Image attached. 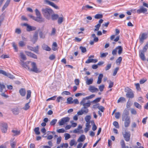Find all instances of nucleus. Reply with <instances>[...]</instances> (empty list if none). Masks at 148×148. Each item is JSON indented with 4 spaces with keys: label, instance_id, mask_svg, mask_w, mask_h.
Segmentation results:
<instances>
[{
    "label": "nucleus",
    "instance_id": "nucleus-1",
    "mask_svg": "<svg viewBox=\"0 0 148 148\" xmlns=\"http://www.w3.org/2000/svg\"><path fill=\"white\" fill-rule=\"evenodd\" d=\"M122 120L124 121V126L125 127L129 126L131 122L130 117L129 116V110L125 109L122 114Z\"/></svg>",
    "mask_w": 148,
    "mask_h": 148
},
{
    "label": "nucleus",
    "instance_id": "nucleus-2",
    "mask_svg": "<svg viewBox=\"0 0 148 148\" xmlns=\"http://www.w3.org/2000/svg\"><path fill=\"white\" fill-rule=\"evenodd\" d=\"M42 13L46 18L49 19L51 15L53 13V11L51 8H46L42 9Z\"/></svg>",
    "mask_w": 148,
    "mask_h": 148
},
{
    "label": "nucleus",
    "instance_id": "nucleus-3",
    "mask_svg": "<svg viewBox=\"0 0 148 148\" xmlns=\"http://www.w3.org/2000/svg\"><path fill=\"white\" fill-rule=\"evenodd\" d=\"M90 119L91 116L90 115L87 116L85 118V120L86 122V127L84 129V132L86 133H87L90 130V128L91 127V125L90 124Z\"/></svg>",
    "mask_w": 148,
    "mask_h": 148
},
{
    "label": "nucleus",
    "instance_id": "nucleus-4",
    "mask_svg": "<svg viewBox=\"0 0 148 148\" xmlns=\"http://www.w3.org/2000/svg\"><path fill=\"white\" fill-rule=\"evenodd\" d=\"M32 68H30L29 71L34 72L35 73H39L41 72V71L38 68L36 63L34 62H32L31 64Z\"/></svg>",
    "mask_w": 148,
    "mask_h": 148
},
{
    "label": "nucleus",
    "instance_id": "nucleus-5",
    "mask_svg": "<svg viewBox=\"0 0 148 148\" xmlns=\"http://www.w3.org/2000/svg\"><path fill=\"white\" fill-rule=\"evenodd\" d=\"M6 91L5 86L4 83L0 82V91L1 93V95L5 98H7L8 97V96L5 93Z\"/></svg>",
    "mask_w": 148,
    "mask_h": 148
},
{
    "label": "nucleus",
    "instance_id": "nucleus-6",
    "mask_svg": "<svg viewBox=\"0 0 148 148\" xmlns=\"http://www.w3.org/2000/svg\"><path fill=\"white\" fill-rule=\"evenodd\" d=\"M125 92H127L126 94L127 97L129 99H132L134 97V94L131 89L129 88L128 87H127L125 89Z\"/></svg>",
    "mask_w": 148,
    "mask_h": 148
},
{
    "label": "nucleus",
    "instance_id": "nucleus-7",
    "mask_svg": "<svg viewBox=\"0 0 148 148\" xmlns=\"http://www.w3.org/2000/svg\"><path fill=\"white\" fill-rule=\"evenodd\" d=\"M148 37L147 34L144 33L140 34L139 37V40L140 42L143 43L145 40Z\"/></svg>",
    "mask_w": 148,
    "mask_h": 148
},
{
    "label": "nucleus",
    "instance_id": "nucleus-8",
    "mask_svg": "<svg viewBox=\"0 0 148 148\" xmlns=\"http://www.w3.org/2000/svg\"><path fill=\"white\" fill-rule=\"evenodd\" d=\"M23 25L27 27L26 30L27 32L35 30L36 29V27L30 26L26 23L23 24Z\"/></svg>",
    "mask_w": 148,
    "mask_h": 148
},
{
    "label": "nucleus",
    "instance_id": "nucleus-9",
    "mask_svg": "<svg viewBox=\"0 0 148 148\" xmlns=\"http://www.w3.org/2000/svg\"><path fill=\"white\" fill-rule=\"evenodd\" d=\"M31 62H32L30 61H28L25 62H23L21 63V64L23 67L27 69L29 71L30 68L29 66V64L30 63L31 64Z\"/></svg>",
    "mask_w": 148,
    "mask_h": 148
},
{
    "label": "nucleus",
    "instance_id": "nucleus-10",
    "mask_svg": "<svg viewBox=\"0 0 148 148\" xmlns=\"http://www.w3.org/2000/svg\"><path fill=\"white\" fill-rule=\"evenodd\" d=\"M70 118L68 117H65L62 118L58 122L59 125H64L66 122H68Z\"/></svg>",
    "mask_w": 148,
    "mask_h": 148
},
{
    "label": "nucleus",
    "instance_id": "nucleus-11",
    "mask_svg": "<svg viewBox=\"0 0 148 148\" xmlns=\"http://www.w3.org/2000/svg\"><path fill=\"white\" fill-rule=\"evenodd\" d=\"M44 2L45 3L49 5L56 9H59V8L58 6L56 5L53 3L51 2L48 0H44Z\"/></svg>",
    "mask_w": 148,
    "mask_h": 148
},
{
    "label": "nucleus",
    "instance_id": "nucleus-12",
    "mask_svg": "<svg viewBox=\"0 0 148 148\" xmlns=\"http://www.w3.org/2000/svg\"><path fill=\"white\" fill-rule=\"evenodd\" d=\"M25 52L26 55L28 57L34 59H37L38 58L37 56L35 54L30 52L25 51Z\"/></svg>",
    "mask_w": 148,
    "mask_h": 148
},
{
    "label": "nucleus",
    "instance_id": "nucleus-13",
    "mask_svg": "<svg viewBox=\"0 0 148 148\" xmlns=\"http://www.w3.org/2000/svg\"><path fill=\"white\" fill-rule=\"evenodd\" d=\"M0 128L3 132L6 133L8 128L7 124L5 123H1L0 125Z\"/></svg>",
    "mask_w": 148,
    "mask_h": 148
},
{
    "label": "nucleus",
    "instance_id": "nucleus-14",
    "mask_svg": "<svg viewBox=\"0 0 148 148\" xmlns=\"http://www.w3.org/2000/svg\"><path fill=\"white\" fill-rule=\"evenodd\" d=\"M27 48L31 51H33L36 53L38 54L39 48L38 46L34 47H33L30 46H27Z\"/></svg>",
    "mask_w": 148,
    "mask_h": 148
},
{
    "label": "nucleus",
    "instance_id": "nucleus-15",
    "mask_svg": "<svg viewBox=\"0 0 148 148\" xmlns=\"http://www.w3.org/2000/svg\"><path fill=\"white\" fill-rule=\"evenodd\" d=\"M82 126L80 125H79L77 128L73 130V132L75 133H82L83 132V131L82 129Z\"/></svg>",
    "mask_w": 148,
    "mask_h": 148
},
{
    "label": "nucleus",
    "instance_id": "nucleus-16",
    "mask_svg": "<svg viewBox=\"0 0 148 148\" xmlns=\"http://www.w3.org/2000/svg\"><path fill=\"white\" fill-rule=\"evenodd\" d=\"M123 136L125 141H129L130 136V134L129 132H125L124 134H123Z\"/></svg>",
    "mask_w": 148,
    "mask_h": 148
},
{
    "label": "nucleus",
    "instance_id": "nucleus-17",
    "mask_svg": "<svg viewBox=\"0 0 148 148\" xmlns=\"http://www.w3.org/2000/svg\"><path fill=\"white\" fill-rule=\"evenodd\" d=\"M147 12V10L146 8L142 6L140 9L137 10V12L138 14L141 13H145Z\"/></svg>",
    "mask_w": 148,
    "mask_h": 148
},
{
    "label": "nucleus",
    "instance_id": "nucleus-18",
    "mask_svg": "<svg viewBox=\"0 0 148 148\" xmlns=\"http://www.w3.org/2000/svg\"><path fill=\"white\" fill-rule=\"evenodd\" d=\"M38 38V32L37 31L35 32L32 39V41L34 43L37 41Z\"/></svg>",
    "mask_w": 148,
    "mask_h": 148
},
{
    "label": "nucleus",
    "instance_id": "nucleus-19",
    "mask_svg": "<svg viewBox=\"0 0 148 148\" xmlns=\"http://www.w3.org/2000/svg\"><path fill=\"white\" fill-rule=\"evenodd\" d=\"M89 90L92 92H97L99 91L98 88H95L93 86H91L89 88Z\"/></svg>",
    "mask_w": 148,
    "mask_h": 148
},
{
    "label": "nucleus",
    "instance_id": "nucleus-20",
    "mask_svg": "<svg viewBox=\"0 0 148 148\" xmlns=\"http://www.w3.org/2000/svg\"><path fill=\"white\" fill-rule=\"evenodd\" d=\"M20 95L23 97L26 94V90L24 88H21L19 90Z\"/></svg>",
    "mask_w": 148,
    "mask_h": 148
},
{
    "label": "nucleus",
    "instance_id": "nucleus-21",
    "mask_svg": "<svg viewBox=\"0 0 148 148\" xmlns=\"http://www.w3.org/2000/svg\"><path fill=\"white\" fill-rule=\"evenodd\" d=\"M35 20L39 23H41L44 21V19L41 16H37L35 19Z\"/></svg>",
    "mask_w": 148,
    "mask_h": 148
},
{
    "label": "nucleus",
    "instance_id": "nucleus-22",
    "mask_svg": "<svg viewBox=\"0 0 148 148\" xmlns=\"http://www.w3.org/2000/svg\"><path fill=\"white\" fill-rule=\"evenodd\" d=\"M144 52L140 51L139 52V55L140 58L143 60H145V58L144 55Z\"/></svg>",
    "mask_w": 148,
    "mask_h": 148
},
{
    "label": "nucleus",
    "instance_id": "nucleus-23",
    "mask_svg": "<svg viewBox=\"0 0 148 148\" xmlns=\"http://www.w3.org/2000/svg\"><path fill=\"white\" fill-rule=\"evenodd\" d=\"M116 49L117 50H118V53L119 55H120L122 53L123 51V48L121 47V46H119L117 47H116Z\"/></svg>",
    "mask_w": 148,
    "mask_h": 148
},
{
    "label": "nucleus",
    "instance_id": "nucleus-24",
    "mask_svg": "<svg viewBox=\"0 0 148 148\" xmlns=\"http://www.w3.org/2000/svg\"><path fill=\"white\" fill-rule=\"evenodd\" d=\"M43 49L47 51H50L51 50V48L48 45H44L42 46Z\"/></svg>",
    "mask_w": 148,
    "mask_h": 148
},
{
    "label": "nucleus",
    "instance_id": "nucleus-25",
    "mask_svg": "<svg viewBox=\"0 0 148 148\" xmlns=\"http://www.w3.org/2000/svg\"><path fill=\"white\" fill-rule=\"evenodd\" d=\"M93 82V79L90 78V79L87 78L86 79V83L87 84L89 85L92 84Z\"/></svg>",
    "mask_w": 148,
    "mask_h": 148
},
{
    "label": "nucleus",
    "instance_id": "nucleus-26",
    "mask_svg": "<svg viewBox=\"0 0 148 148\" xmlns=\"http://www.w3.org/2000/svg\"><path fill=\"white\" fill-rule=\"evenodd\" d=\"M30 107L29 102H28L25 104L24 106L22 108V109H23L25 110H27Z\"/></svg>",
    "mask_w": 148,
    "mask_h": 148
},
{
    "label": "nucleus",
    "instance_id": "nucleus-27",
    "mask_svg": "<svg viewBox=\"0 0 148 148\" xmlns=\"http://www.w3.org/2000/svg\"><path fill=\"white\" fill-rule=\"evenodd\" d=\"M12 112L14 114L17 115L19 113V110L18 108H15L12 110Z\"/></svg>",
    "mask_w": 148,
    "mask_h": 148
},
{
    "label": "nucleus",
    "instance_id": "nucleus-28",
    "mask_svg": "<svg viewBox=\"0 0 148 148\" xmlns=\"http://www.w3.org/2000/svg\"><path fill=\"white\" fill-rule=\"evenodd\" d=\"M91 38H93V40L95 42H97L98 41L99 39L97 37H96L95 34H92L91 36Z\"/></svg>",
    "mask_w": 148,
    "mask_h": 148
},
{
    "label": "nucleus",
    "instance_id": "nucleus-29",
    "mask_svg": "<svg viewBox=\"0 0 148 148\" xmlns=\"http://www.w3.org/2000/svg\"><path fill=\"white\" fill-rule=\"evenodd\" d=\"M57 43L55 42H53L52 46V50L53 51H56L57 49Z\"/></svg>",
    "mask_w": 148,
    "mask_h": 148
},
{
    "label": "nucleus",
    "instance_id": "nucleus-30",
    "mask_svg": "<svg viewBox=\"0 0 148 148\" xmlns=\"http://www.w3.org/2000/svg\"><path fill=\"white\" fill-rule=\"evenodd\" d=\"M103 16L102 14H97L95 16L94 18L96 19H101L103 18Z\"/></svg>",
    "mask_w": 148,
    "mask_h": 148
},
{
    "label": "nucleus",
    "instance_id": "nucleus-31",
    "mask_svg": "<svg viewBox=\"0 0 148 148\" xmlns=\"http://www.w3.org/2000/svg\"><path fill=\"white\" fill-rule=\"evenodd\" d=\"M58 17V15L57 14H53L51 15L52 19L53 20H57Z\"/></svg>",
    "mask_w": 148,
    "mask_h": 148
},
{
    "label": "nucleus",
    "instance_id": "nucleus-32",
    "mask_svg": "<svg viewBox=\"0 0 148 148\" xmlns=\"http://www.w3.org/2000/svg\"><path fill=\"white\" fill-rule=\"evenodd\" d=\"M61 94L63 96L69 95H71L70 92L68 91H64L62 92Z\"/></svg>",
    "mask_w": 148,
    "mask_h": 148
},
{
    "label": "nucleus",
    "instance_id": "nucleus-33",
    "mask_svg": "<svg viewBox=\"0 0 148 148\" xmlns=\"http://www.w3.org/2000/svg\"><path fill=\"white\" fill-rule=\"evenodd\" d=\"M95 95L94 94H92L89 96L86 97L84 98V101H86V100H88L94 97H95Z\"/></svg>",
    "mask_w": 148,
    "mask_h": 148
},
{
    "label": "nucleus",
    "instance_id": "nucleus-34",
    "mask_svg": "<svg viewBox=\"0 0 148 148\" xmlns=\"http://www.w3.org/2000/svg\"><path fill=\"white\" fill-rule=\"evenodd\" d=\"M19 46L23 47L25 46L26 43L23 41H20L18 42Z\"/></svg>",
    "mask_w": 148,
    "mask_h": 148
},
{
    "label": "nucleus",
    "instance_id": "nucleus-35",
    "mask_svg": "<svg viewBox=\"0 0 148 148\" xmlns=\"http://www.w3.org/2000/svg\"><path fill=\"white\" fill-rule=\"evenodd\" d=\"M68 145L67 143L62 144L60 146H59V147H60V148H67L68 147Z\"/></svg>",
    "mask_w": 148,
    "mask_h": 148
},
{
    "label": "nucleus",
    "instance_id": "nucleus-36",
    "mask_svg": "<svg viewBox=\"0 0 148 148\" xmlns=\"http://www.w3.org/2000/svg\"><path fill=\"white\" fill-rule=\"evenodd\" d=\"M31 91L30 90H28L27 91V95L26 99H28L31 97Z\"/></svg>",
    "mask_w": 148,
    "mask_h": 148
},
{
    "label": "nucleus",
    "instance_id": "nucleus-37",
    "mask_svg": "<svg viewBox=\"0 0 148 148\" xmlns=\"http://www.w3.org/2000/svg\"><path fill=\"white\" fill-rule=\"evenodd\" d=\"M9 3L6 1V2H5V3L3 6L2 8V11H4V10L8 6Z\"/></svg>",
    "mask_w": 148,
    "mask_h": 148
},
{
    "label": "nucleus",
    "instance_id": "nucleus-38",
    "mask_svg": "<svg viewBox=\"0 0 148 148\" xmlns=\"http://www.w3.org/2000/svg\"><path fill=\"white\" fill-rule=\"evenodd\" d=\"M120 144L121 146V148H126L125 143L123 140H121Z\"/></svg>",
    "mask_w": 148,
    "mask_h": 148
},
{
    "label": "nucleus",
    "instance_id": "nucleus-39",
    "mask_svg": "<svg viewBox=\"0 0 148 148\" xmlns=\"http://www.w3.org/2000/svg\"><path fill=\"white\" fill-rule=\"evenodd\" d=\"M77 144V142L74 139L71 140L70 143V145L71 146H72L74 145H76Z\"/></svg>",
    "mask_w": 148,
    "mask_h": 148
},
{
    "label": "nucleus",
    "instance_id": "nucleus-40",
    "mask_svg": "<svg viewBox=\"0 0 148 148\" xmlns=\"http://www.w3.org/2000/svg\"><path fill=\"white\" fill-rule=\"evenodd\" d=\"M12 46L14 48V50L15 51L17 52L18 51V49L17 47V45H16L15 43V42H13L12 43Z\"/></svg>",
    "mask_w": 148,
    "mask_h": 148
},
{
    "label": "nucleus",
    "instance_id": "nucleus-41",
    "mask_svg": "<svg viewBox=\"0 0 148 148\" xmlns=\"http://www.w3.org/2000/svg\"><path fill=\"white\" fill-rule=\"evenodd\" d=\"M122 59V58L121 57H119V58L116 60V63L117 64H120Z\"/></svg>",
    "mask_w": 148,
    "mask_h": 148
},
{
    "label": "nucleus",
    "instance_id": "nucleus-42",
    "mask_svg": "<svg viewBox=\"0 0 148 148\" xmlns=\"http://www.w3.org/2000/svg\"><path fill=\"white\" fill-rule=\"evenodd\" d=\"M57 120L56 119H53L50 123V125H54L56 123Z\"/></svg>",
    "mask_w": 148,
    "mask_h": 148
},
{
    "label": "nucleus",
    "instance_id": "nucleus-43",
    "mask_svg": "<svg viewBox=\"0 0 148 148\" xmlns=\"http://www.w3.org/2000/svg\"><path fill=\"white\" fill-rule=\"evenodd\" d=\"M12 132L14 133L13 134L14 136L18 135L20 134V131H18L17 130H12Z\"/></svg>",
    "mask_w": 148,
    "mask_h": 148
},
{
    "label": "nucleus",
    "instance_id": "nucleus-44",
    "mask_svg": "<svg viewBox=\"0 0 148 148\" xmlns=\"http://www.w3.org/2000/svg\"><path fill=\"white\" fill-rule=\"evenodd\" d=\"M134 85L136 86V89L138 90H140L141 88H140V85L138 83H135Z\"/></svg>",
    "mask_w": 148,
    "mask_h": 148
},
{
    "label": "nucleus",
    "instance_id": "nucleus-45",
    "mask_svg": "<svg viewBox=\"0 0 148 148\" xmlns=\"http://www.w3.org/2000/svg\"><path fill=\"white\" fill-rule=\"evenodd\" d=\"M148 48V44L147 43L144 46L143 48V50L142 51H141L142 52H143L145 53L146 52Z\"/></svg>",
    "mask_w": 148,
    "mask_h": 148
},
{
    "label": "nucleus",
    "instance_id": "nucleus-46",
    "mask_svg": "<svg viewBox=\"0 0 148 148\" xmlns=\"http://www.w3.org/2000/svg\"><path fill=\"white\" fill-rule=\"evenodd\" d=\"M39 127H36L35 128L34 131L35 133V134L36 135H39L40 134V132L39 131Z\"/></svg>",
    "mask_w": 148,
    "mask_h": 148
},
{
    "label": "nucleus",
    "instance_id": "nucleus-47",
    "mask_svg": "<svg viewBox=\"0 0 148 148\" xmlns=\"http://www.w3.org/2000/svg\"><path fill=\"white\" fill-rule=\"evenodd\" d=\"M20 56L21 58L23 60H26L27 58L25 55L23 53H20Z\"/></svg>",
    "mask_w": 148,
    "mask_h": 148
},
{
    "label": "nucleus",
    "instance_id": "nucleus-48",
    "mask_svg": "<svg viewBox=\"0 0 148 148\" xmlns=\"http://www.w3.org/2000/svg\"><path fill=\"white\" fill-rule=\"evenodd\" d=\"M63 16L59 18L58 21V23L59 24H61L63 21Z\"/></svg>",
    "mask_w": 148,
    "mask_h": 148
},
{
    "label": "nucleus",
    "instance_id": "nucleus-49",
    "mask_svg": "<svg viewBox=\"0 0 148 148\" xmlns=\"http://www.w3.org/2000/svg\"><path fill=\"white\" fill-rule=\"evenodd\" d=\"M77 141L78 142H83V135H81L78 138Z\"/></svg>",
    "mask_w": 148,
    "mask_h": 148
},
{
    "label": "nucleus",
    "instance_id": "nucleus-50",
    "mask_svg": "<svg viewBox=\"0 0 148 148\" xmlns=\"http://www.w3.org/2000/svg\"><path fill=\"white\" fill-rule=\"evenodd\" d=\"M65 139L67 140L71 137L70 135L68 133H66L64 134Z\"/></svg>",
    "mask_w": 148,
    "mask_h": 148
},
{
    "label": "nucleus",
    "instance_id": "nucleus-51",
    "mask_svg": "<svg viewBox=\"0 0 148 148\" xmlns=\"http://www.w3.org/2000/svg\"><path fill=\"white\" fill-rule=\"evenodd\" d=\"M99 103H95L93 106L92 108L94 109H96L97 108L98 109V108H99Z\"/></svg>",
    "mask_w": 148,
    "mask_h": 148
},
{
    "label": "nucleus",
    "instance_id": "nucleus-52",
    "mask_svg": "<svg viewBox=\"0 0 148 148\" xmlns=\"http://www.w3.org/2000/svg\"><path fill=\"white\" fill-rule=\"evenodd\" d=\"M147 81V79L146 78H143L140 80V84H142L145 83Z\"/></svg>",
    "mask_w": 148,
    "mask_h": 148
},
{
    "label": "nucleus",
    "instance_id": "nucleus-53",
    "mask_svg": "<svg viewBox=\"0 0 148 148\" xmlns=\"http://www.w3.org/2000/svg\"><path fill=\"white\" fill-rule=\"evenodd\" d=\"M119 69V68L118 67H117L115 68L113 73V76H115L116 75Z\"/></svg>",
    "mask_w": 148,
    "mask_h": 148
},
{
    "label": "nucleus",
    "instance_id": "nucleus-54",
    "mask_svg": "<svg viewBox=\"0 0 148 148\" xmlns=\"http://www.w3.org/2000/svg\"><path fill=\"white\" fill-rule=\"evenodd\" d=\"M113 125L117 128H119V126L118 122L117 121H114L113 122Z\"/></svg>",
    "mask_w": 148,
    "mask_h": 148
},
{
    "label": "nucleus",
    "instance_id": "nucleus-55",
    "mask_svg": "<svg viewBox=\"0 0 148 148\" xmlns=\"http://www.w3.org/2000/svg\"><path fill=\"white\" fill-rule=\"evenodd\" d=\"M101 25L99 24H98L97 25H96L95 27L96 28L94 29V31H98L99 29V27H100Z\"/></svg>",
    "mask_w": 148,
    "mask_h": 148
},
{
    "label": "nucleus",
    "instance_id": "nucleus-56",
    "mask_svg": "<svg viewBox=\"0 0 148 148\" xmlns=\"http://www.w3.org/2000/svg\"><path fill=\"white\" fill-rule=\"evenodd\" d=\"M115 116L116 119H119L120 116V112H116L115 114Z\"/></svg>",
    "mask_w": 148,
    "mask_h": 148
},
{
    "label": "nucleus",
    "instance_id": "nucleus-57",
    "mask_svg": "<svg viewBox=\"0 0 148 148\" xmlns=\"http://www.w3.org/2000/svg\"><path fill=\"white\" fill-rule=\"evenodd\" d=\"M125 101V99L123 97H121L118 100L117 102H124Z\"/></svg>",
    "mask_w": 148,
    "mask_h": 148
},
{
    "label": "nucleus",
    "instance_id": "nucleus-58",
    "mask_svg": "<svg viewBox=\"0 0 148 148\" xmlns=\"http://www.w3.org/2000/svg\"><path fill=\"white\" fill-rule=\"evenodd\" d=\"M134 105L136 107L138 108H141V105L138 103L137 102H134Z\"/></svg>",
    "mask_w": 148,
    "mask_h": 148
},
{
    "label": "nucleus",
    "instance_id": "nucleus-59",
    "mask_svg": "<svg viewBox=\"0 0 148 148\" xmlns=\"http://www.w3.org/2000/svg\"><path fill=\"white\" fill-rule=\"evenodd\" d=\"M16 142L14 141L11 142L10 143V145L12 148H14V147L16 145Z\"/></svg>",
    "mask_w": 148,
    "mask_h": 148
},
{
    "label": "nucleus",
    "instance_id": "nucleus-60",
    "mask_svg": "<svg viewBox=\"0 0 148 148\" xmlns=\"http://www.w3.org/2000/svg\"><path fill=\"white\" fill-rule=\"evenodd\" d=\"M104 88V86L102 84L100 85L99 87V89L101 92H102Z\"/></svg>",
    "mask_w": 148,
    "mask_h": 148
},
{
    "label": "nucleus",
    "instance_id": "nucleus-61",
    "mask_svg": "<svg viewBox=\"0 0 148 148\" xmlns=\"http://www.w3.org/2000/svg\"><path fill=\"white\" fill-rule=\"evenodd\" d=\"M35 11L37 16H41L40 12L37 9H36L35 10Z\"/></svg>",
    "mask_w": 148,
    "mask_h": 148
},
{
    "label": "nucleus",
    "instance_id": "nucleus-62",
    "mask_svg": "<svg viewBox=\"0 0 148 148\" xmlns=\"http://www.w3.org/2000/svg\"><path fill=\"white\" fill-rule=\"evenodd\" d=\"M56 96H53L51 97L48 99H47L46 101H48L51 100H54L56 99Z\"/></svg>",
    "mask_w": 148,
    "mask_h": 148
},
{
    "label": "nucleus",
    "instance_id": "nucleus-63",
    "mask_svg": "<svg viewBox=\"0 0 148 148\" xmlns=\"http://www.w3.org/2000/svg\"><path fill=\"white\" fill-rule=\"evenodd\" d=\"M39 36H40V38H44L45 37V35L43 34L42 32H40Z\"/></svg>",
    "mask_w": 148,
    "mask_h": 148
},
{
    "label": "nucleus",
    "instance_id": "nucleus-64",
    "mask_svg": "<svg viewBox=\"0 0 148 148\" xmlns=\"http://www.w3.org/2000/svg\"><path fill=\"white\" fill-rule=\"evenodd\" d=\"M74 82L75 84L77 86L79 85V80L78 79H75Z\"/></svg>",
    "mask_w": 148,
    "mask_h": 148
}]
</instances>
